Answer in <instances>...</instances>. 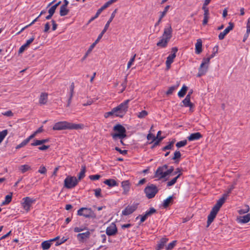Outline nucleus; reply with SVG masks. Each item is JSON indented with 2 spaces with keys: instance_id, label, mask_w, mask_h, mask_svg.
<instances>
[{
  "instance_id": "obj_9",
  "label": "nucleus",
  "mask_w": 250,
  "mask_h": 250,
  "mask_svg": "<svg viewBox=\"0 0 250 250\" xmlns=\"http://www.w3.org/2000/svg\"><path fill=\"white\" fill-rule=\"evenodd\" d=\"M138 204H133L131 206L128 205L122 211V215L127 216L132 213L138 208Z\"/></svg>"
},
{
  "instance_id": "obj_39",
  "label": "nucleus",
  "mask_w": 250,
  "mask_h": 250,
  "mask_svg": "<svg viewBox=\"0 0 250 250\" xmlns=\"http://www.w3.org/2000/svg\"><path fill=\"white\" fill-rule=\"evenodd\" d=\"M86 171V167L85 166H83L79 174L78 181L83 179L85 176V173Z\"/></svg>"
},
{
  "instance_id": "obj_27",
  "label": "nucleus",
  "mask_w": 250,
  "mask_h": 250,
  "mask_svg": "<svg viewBox=\"0 0 250 250\" xmlns=\"http://www.w3.org/2000/svg\"><path fill=\"white\" fill-rule=\"evenodd\" d=\"M173 196H170L164 201L163 207L164 208H167L173 203Z\"/></svg>"
},
{
  "instance_id": "obj_24",
  "label": "nucleus",
  "mask_w": 250,
  "mask_h": 250,
  "mask_svg": "<svg viewBox=\"0 0 250 250\" xmlns=\"http://www.w3.org/2000/svg\"><path fill=\"white\" fill-rule=\"evenodd\" d=\"M164 173H165L164 170L161 167H159L155 172V177L158 178L159 179L165 178Z\"/></svg>"
},
{
  "instance_id": "obj_19",
  "label": "nucleus",
  "mask_w": 250,
  "mask_h": 250,
  "mask_svg": "<svg viewBox=\"0 0 250 250\" xmlns=\"http://www.w3.org/2000/svg\"><path fill=\"white\" fill-rule=\"evenodd\" d=\"M203 136L200 132H195L191 133L189 136L188 137V139L189 141H193L198 140L202 138Z\"/></svg>"
},
{
  "instance_id": "obj_48",
  "label": "nucleus",
  "mask_w": 250,
  "mask_h": 250,
  "mask_svg": "<svg viewBox=\"0 0 250 250\" xmlns=\"http://www.w3.org/2000/svg\"><path fill=\"white\" fill-rule=\"evenodd\" d=\"M246 208L244 209H240L238 210L239 214H243L248 213L250 211V207L248 205L245 206Z\"/></svg>"
},
{
  "instance_id": "obj_63",
  "label": "nucleus",
  "mask_w": 250,
  "mask_h": 250,
  "mask_svg": "<svg viewBox=\"0 0 250 250\" xmlns=\"http://www.w3.org/2000/svg\"><path fill=\"white\" fill-rule=\"evenodd\" d=\"M38 172L41 174H45L46 172V169L45 167L42 166L41 167L40 169L38 170Z\"/></svg>"
},
{
  "instance_id": "obj_62",
  "label": "nucleus",
  "mask_w": 250,
  "mask_h": 250,
  "mask_svg": "<svg viewBox=\"0 0 250 250\" xmlns=\"http://www.w3.org/2000/svg\"><path fill=\"white\" fill-rule=\"evenodd\" d=\"M74 87V83H72L70 87V95H71V96H73Z\"/></svg>"
},
{
  "instance_id": "obj_37",
  "label": "nucleus",
  "mask_w": 250,
  "mask_h": 250,
  "mask_svg": "<svg viewBox=\"0 0 250 250\" xmlns=\"http://www.w3.org/2000/svg\"><path fill=\"white\" fill-rule=\"evenodd\" d=\"M19 169L21 171V172L22 173H24L27 171L28 170L31 169V167L29 165H24L21 166L19 168Z\"/></svg>"
},
{
  "instance_id": "obj_61",
  "label": "nucleus",
  "mask_w": 250,
  "mask_h": 250,
  "mask_svg": "<svg viewBox=\"0 0 250 250\" xmlns=\"http://www.w3.org/2000/svg\"><path fill=\"white\" fill-rule=\"evenodd\" d=\"M141 216V219H140V223L139 224L143 223L146 219H147V217L146 216L145 214H144L143 216H141V215H139L138 216H137L136 218V219H138L139 218V217Z\"/></svg>"
},
{
  "instance_id": "obj_45",
  "label": "nucleus",
  "mask_w": 250,
  "mask_h": 250,
  "mask_svg": "<svg viewBox=\"0 0 250 250\" xmlns=\"http://www.w3.org/2000/svg\"><path fill=\"white\" fill-rule=\"evenodd\" d=\"M8 134V131L7 129H5L1 132H0V144L3 140L5 136Z\"/></svg>"
},
{
  "instance_id": "obj_5",
  "label": "nucleus",
  "mask_w": 250,
  "mask_h": 250,
  "mask_svg": "<svg viewBox=\"0 0 250 250\" xmlns=\"http://www.w3.org/2000/svg\"><path fill=\"white\" fill-rule=\"evenodd\" d=\"M77 214L87 218L95 219L96 218V214L91 208H82L78 210Z\"/></svg>"
},
{
  "instance_id": "obj_2",
  "label": "nucleus",
  "mask_w": 250,
  "mask_h": 250,
  "mask_svg": "<svg viewBox=\"0 0 250 250\" xmlns=\"http://www.w3.org/2000/svg\"><path fill=\"white\" fill-rule=\"evenodd\" d=\"M218 46L216 45L213 48V52L211 55L208 58L203 59V62L199 68V71L197 74L198 77H200L206 74L208 71V64L210 62V60L215 56L216 54L218 53Z\"/></svg>"
},
{
  "instance_id": "obj_46",
  "label": "nucleus",
  "mask_w": 250,
  "mask_h": 250,
  "mask_svg": "<svg viewBox=\"0 0 250 250\" xmlns=\"http://www.w3.org/2000/svg\"><path fill=\"white\" fill-rule=\"evenodd\" d=\"M164 137H160L159 138H157L154 141L153 145L151 147V148L153 149L156 146H158L160 143L164 139Z\"/></svg>"
},
{
  "instance_id": "obj_64",
  "label": "nucleus",
  "mask_w": 250,
  "mask_h": 250,
  "mask_svg": "<svg viewBox=\"0 0 250 250\" xmlns=\"http://www.w3.org/2000/svg\"><path fill=\"white\" fill-rule=\"evenodd\" d=\"M51 22L52 24V30L55 31L56 30L58 25L57 24L56 21L54 20H51Z\"/></svg>"
},
{
  "instance_id": "obj_54",
  "label": "nucleus",
  "mask_w": 250,
  "mask_h": 250,
  "mask_svg": "<svg viewBox=\"0 0 250 250\" xmlns=\"http://www.w3.org/2000/svg\"><path fill=\"white\" fill-rule=\"evenodd\" d=\"M169 7H170L169 5H167L165 7L164 10L161 13V15L160 16V17L161 18L163 19L165 16V15H166V13H167V12L168 11Z\"/></svg>"
},
{
  "instance_id": "obj_11",
  "label": "nucleus",
  "mask_w": 250,
  "mask_h": 250,
  "mask_svg": "<svg viewBox=\"0 0 250 250\" xmlns=\"http://www.w3.org/2000/svg\"><path fill=\"white\" fill-rule=\"evenodd\" d=\"M118 232L117 227L115 223H113L106 229V234L108 236L115 235Z\"/></svg>"
},
{
  "instance_id": "obj_1",
  "label": "nucleus",
  "mask_w": 250,
  "mask_h": 250,
  "mask_svg": "<svg viewBox=\"0 0 250 250\" xmlns=\"http://www.w3.org/2000/svg\"><path fill=\"white\" fill-rule=\"evenodd\" d=\"M83 127V124H76L67 121L59 122L55 124L53 127L54 130H61L66 129L78 130L82 129Z\"/></svg>"
},
{
  "instance_id": "obj_34",
  "label": "nucleus",
  "mask_w": 250,
  "mask_h": 250,
  "mask_svg": "<svg viewBox=\"0 0 250 250\" xmlns=\"http://www.w3.org/2000/svg\"><path fill=\"white\" fill-rule=\"evenodd\" d=\"M182 174V173H180L178 174L177 176L173 178L170 181H168L167 183V187H170L174 185L177 182V179L180 177V176Z\"/></svg>"
},
{
  "instance_id": "obj_12",
  "label": "nucleus",
  "mask_w": 250,
  "mask_h": 250,
  "mask_svg": "<svg viewBox=\"0 0 250 250\" xmlns=\"http://www.w3.org/2000/svg\"><path fill=\"white\" fill-rule=\"evenodd\" d=\"M23 200L24 202L22 204V207L26 211H28L32 204L34 202V200L29 197H26Z\"/></svg>"
},
{
  "instance_id": "obj_40",
  "label": "nucleus",
  "mask_w": 250,
  "mask_h": 250,
  "mask_svg": "<svg viewBox=\"0 0 250 250\" xmlns=\"http://www.w3.org/2000/svg\"><path fill=\"white\" fill-rule=\"evenodd\" d=\"M54 9H55V7H51V8L49 9V10H48L49 15L45 17L46 20H50L51 19L52 17L54 15V14L55 13V11H56V10H55Z\"/></svg>"
},
{
  "instance_id": "obj_33",
  "label": "nucleus",
  "mask_w": 250,
  "mask_h": 250,
  "mask_svg": "<svg viewBox=\"0 0 250 250\" xmlns=\"http://www.w3.org/2000/svg\"><path fill=\"white\" fill-rule=\"evenodd\" d=\"M12 198V193H11L10 194L7 195L5 197V200L3 201L1 204V206L3 205H6L8 204L9 203L11 202Z\"/></svg>"
},
{
  "instance_id": "obj_25",
  "label": "nucleus",
  "mask_w": 250,
  "mask_h": 250,
  "mask_svg": "<svg viewBox=\"0 0 250 250\" xmlns=\"http://www.w3.org/2000/svg\"><path fill=\"white\" fill-rule=\"evenodd\" d=\"M176 57V55L170 54L167 58L166 62L167 68L169 69L171 64L173 62L174 59Z\"/></svg>"
},
{
  "instance_id": "obj_7",
  "label": "nucleus",
  "mask_w": 250,
  "mask_h": 250,
  "mask_svg": "<svg viewBox=\"0 0 250 250\" xmlns=\"http://www.w3.org/2000/svg\"><path fill=\"white\" fill-rule=\"evenodd\" d=\"M78 183V180L74 176H67L64 181V185L67 188H72Z\"/></svg>"
},
{
  "instance_id": "obj_6",
  "label": "nucleus",
  "mask_w": 250,
  "mask_h": 250,
  "mask_svg": "<svg viewBox=\"0 0 250 250\" xmlns=\"http://www.w3.org/2000/svg\"><path fill=\"white\" fill-rule=\"evenodd\" d=\"M159 189L154 184L148 185L144 189V192L148 199H151L158 193Z\"/></svg>"
},
{
  "instance_id": "obj_43",
  "label": "nucleus",
  "mask_w": 250,
  "mask_h": 250,
  "mask_svg": "<svg viewBox=\"0 0 250 250\" xmlns=\"http://www.w3.org/2000/svg\"><path fill=\"white\" fill-rule=\"evenodd\" d=\"M116 114H117V113H116V111H115L114 108H113L112 109V110L110 111L105 113V114L104 115V117L105 118H107L109 117V116H112V115H115L116 117Z\"/></svg>"
},
{
  "instance_id": "obj_13",
  "label": "nucleus",
  "mask_w": 250,
  "mask_h": 250,
  "mask_svg": "<svg viewBox=\"0 0 250 250\" xmlns=\"http://www.w3.org/2000/svg\"><path fill=\"white\" fill-rule=\"evenodd\" d=\"M218 211H219L213 208H212L209 214L208 217L207 227H209L210 224L213 221Z\"/></svg>"
},
{
  "instance_id": "obj_26",
  "label": "nucleus",
  "mask_w": 250,
  "mask_h": 250,
  "mask_svg": "<svg viewBox=\"0 0 250 250\" xmlns=\"http://www.w3.org/2000/svg\"><path fill=\"white\" fill-rule=\"evenodd\" d=\"M90 233L89 231L77 234V238L80 241H83L84 239L89 238Z\"/></svg>"
},
{
  "instance_id": "obj_56",
  "label": "nucleus",
  "mask_w": 250,
  "mask_h": 250,
  "mask_svg": "<svg viewBox=\"0 0 250 250\" xmlns=\"http://www.w3.org/2000/svg\"><path fill=\"white\" fill-rule=\"evenodd\" d=\"M177 86H171L170 87L168 90L166 92V94L167 95H170L174 91V90L176 88Z\"/></svg>"
},
{
  "instance_id": "obj_38",
  "label": "nucleus",
  "mask_w": 250,
  "mask_h": 250,
  "mask_svg": "<svg viewBox=\"0 0 250 250\" xmlns=\"http://www.w3.org/2000/svg\"><path fill=\"white\" fill-rule=\"evenodd\" d=\"M50 241H44L42 243V247L43 250H46L51 247Z\"/></svg>"
},
{
  "instance_id": "obj_32",
  "label": "nucleus",
  "mask_w": 250,
  "mask_h": 250,
  "mask_svg": "<svg viewBox=\"0 0 250 250\" xmlns=\"http://www.w3.org/2000/svg\"><path fill=\"white\" fill-rule=\"evenodd\" d=\"M69 12V10L66 7L62 6L60 7V15L62 17L67 15Z\"/></svg>"
},
{
  "instance_id": "obj_21",
  "label": "nucleus",
  "mask_w": 250,
  "mask_h": 250,
  "mask_svg": "<svg viewBox=\"0 0 250 250\" xmlns=\"http://www.w3.org/2000/svg\"><path fill=\"white\" fill-rule=\"evenodd\" d=\"M202 52V41L201 39H198L197 40V42L195 44V53L197 54H199Z\"/></svg>"
},
{
  "instance_id": "obj_47",
  "label": "nucleus",
  "mask_w": 250,
  "mask_h": 250,
  "mask_svg": "<svg viewBox=\"0 0 250 250\" xmlns=\"http://www.w3.org/2000/svg\"><path fill=\"white\" fill-rule=\"evenodd\" d=\"M187 140H184L177 142L176 144V146L178 148H180V147L185 146L186 145H187Z\"/></svg>"
},
{
  "instance_id": "obj_44",
  "label": "nucleus",
  "mask_w": 250,
  "mask_h": 250,
  "mask_svg": "<svg viewBox=\"0 0 250 250\" xmlns=\"http://www.w3.org/2000/svg\"><path fill=\"white\" fill-rule=\"evenodd\" d=\"M176 243H177L176 240L173 241L172 242L168 244L167 246H166V250H171L175 246Z\"/></svg>"
},
{
  "instance_id": "obj_55",
  "label": "nucleus",
  "mask_w": 250,
  "mask_h": 250,
  "mask_svg": "<svg viewBox=\"0 0 250 250\" xmlns=\"http://www.w3.org/2000/svg\"><path fill=\"white\" fill-rule=\"evenodd\" d=\"M101 177V175L99 174L91 175L89 176V179L91 180H99Z\"/></svg>"
},
{
  "instance_id": "obj_42",
  "label": "nucleus",
  "mask_w": 250,
  "mask_h": 250,
  "mask_svg": "<svg viewBox=\"0 0 250 250\" xmlns=\"http://www.w3.org/2000/svg\"><path fill=\"white\" fill-rule=\"evenodd\" d=\"M157 212V210L156 209H155L154 208H149V210H147L146 211V212H145V215L146 216L148 217L149 216H150L151 215H152L153 213H155Z\"/></svg>"
},
{
  "instance_id": "obj_22",
  "label": "nucleus",
  "mask_w": 250,
  "mask_h": 250,
  "mask_svg": "<svg viewBox=\"0 0 250 250\" xmlns=\"http://www.w3.org/2000/svg\"><path fill=\"white\" fill-rule=\"evenodd\" d=\"M182 103L183 104V105L185 107H189V110L191 111V108L194 107V104L190 102V99L188 97H186V98L183 100Z\"/></svg>"
},
{
  "instance_id": "obj_20",
  "label": "nucleus",
  "mask_w": 250,
  "mask_h": 250,
  "mask_svg": "<svg viewBox=\"0 0 250 250\" xmlns=\"http://www.w3.org/2000/svg\"><path fill=\"white\" fill-rule=\"evenodd\" d=\"M169 40L167 39L162 37H161V39L157 43V46L161 48H165L167 46L168 42Z\"/></svg>"
},
{
  "instance_id": "obj_10",
  "label": "nucleus",
  "mask_w": 250,
  "mask_h": 250,
  "mask_svg": "<svg viewBox=\"0 0 250 250\" xmlns=\"http://www.w3.org/2000/svg\"><path fill=\"white\" fill-rule=\"evenodd\" d=\"M234 23L231 22H229V26L227 27L224 30L223 32H221L219 36H218V38L220 40H223L224 38H225V36L228 34L229 32L230 31L232 30L234 27Z\"/></svg>"
},
{
  "instance_id": "obj_15",
  "label": "nucleus",
  "mask_w": 250,
  "mask_h": 250,
  "mask_svg": "<svg viewBox=\"0 0 250 250\" xmlns=\"http://www.w3.org/2000/svg\"><path fill=\"white\" fill-rule=\"evenodd\" d=\"M172 29L171 26L170 25H169L168 27L165 28L164 33L162 37L170 40L172 37Z\"/></svg>"
},
{
  "instance_id": "obj_49",
  "label": "nucleus",
  "mask_w": 250,
  "mask_h": 250,
  "mask_svg": "<svg viewBox=\"0 0 250 250\" xmlns=\"http://www.w3.org/2000/svg\"><path fill=\"white\" fill-rule=\"evenodd\" d=\"M148 115V112L146 110H142L141 112H139L137 115V117L139 118L142 119L145 118Z\"/></svg>"
},
{
  "instance_id": "obj_17",
  "label": "nucleus",
  "mask_w": 250,
  "mask_h": 250,
  "mask_svg": "<svg viewBox=\"0 0 250 250\" xmlns=\"http://www.w3.org/2000/svg\"><path fill=\"white\" fill-rule=\"evenodd\" d=\"M236 221L239 223L245 224L250 221V213H248L243 216H239L237 218Z\"/></svg>"
},
{
  "instance_id": "obj_8",
  "label": "nucleus",
  "mask_w": 250,
  "mask_h": 250,
  "mask_svg": "<svg viewBox=\"0 0 250 250\" xmlns=\"http://www.w3.org/2000/svg\"><path fill=\"white\" fill-rule=\"evenodd\" d=\"M117 9H116L113 12V13L111 14V15L110 16V18H109V19L108 20V21H107V22H106V23L105 24V26H104V29L102 30V31L101 32V33L99 35L98 38H97V40L100 41L101 38H102L103 36L104 35V34L106 32V31H107V29L109 27V24L110 23H111V22L112 21L113 19H114V18L115 17V14L117 12Z\"/></svg>"
},
{
  "instance_id": "obj_31",
  "label": "nucleus",
  "mask_w": 250,
  "mask_h": 250,
  "mask_svg": "<svg viewBox=\"0 0 250 250\" xmlns=\"http://www.w3.org/2000/svg\"><path fill=\"white\" fill-rule=\"evenodd\" d=\"M168 241V239L166 237L161 238L157 246L159 247V249H163L166 244Z\"/></svg>"
},
{
  "instance_id": "obj_53",
  "label": "nucleus",
  "mask_w": 250,
  "mask_h": 250,
  "mask_svg": "<svg viewBox=\"0 0 250 250\" xmlns=\"http://www.w3.org/2000/svg\"><path fill=\"white\" fill-rule=\"evenodd\" d=\"M147 139L148 140H151V142L149 143V144H151V143H153V142H154L156 140V137L152 133H149L147 135Z\"/></svg>"
},
{
  "instance_id": "obj_3",
  "label": "nucleus",
  "mask_w": 250,
  "mask_h": 250,
  "mask_svg": "<svg viewBox=\"0 0 250 250\" xmlns=\"http://www.w3.org/2000/svg\"><path fill=\"white\" fill-rule=\"evenodd\" d=\"M130 100L128 99L120 104L117 106L114 107L117 114L116 117L123 118L128 111V104Z\"/></svg>"
},
{
  "instance_id": "obj_59",
  "label": "nucleus",
  "mask_w": 250,
  "mask_h": 250,
  "mask_svg": "<svg viewBox=\"0 0 250 250\" xmlns=\"http://www.w3.org/2000/svg\"><path fill=\"white\" fill-rule=\"evenodd\" d=\"M135 57L136 54H134V55L130 59V61L128 62L127 67L128 69L131 67L132 64L134 62Z\"/></svg>"
},
{
  "instance_id": "obj_52",
  "label": "nucleus",
  "mask_w": 250,
  "mask_h": 250,
  "mask_svg": "<svg viewBox=\"0 0 250 250\" xmlns=\"http://www.w3.org/2000/svg\"><path fill=\"white\" fill-rule=\"evenodd\" d=\"M28 143V142H27V140L25 139L21 144L17 145V146L16 147V148L17 149H20V148L24 146H26Z\"/></svg>"
},
{
  "instance_id": "obj_30",
  "label": "nucleus",
  "mask_w": 250,
  "mask_h": 250,
  "mask_svg": "<svg viewBox=\"0 0 250 250\" xmlns=\"http://www.w3.org/2000/svg\"><path fill=\"white\" fill-rule=\"evenodd\" d=\"M104 183L106 185L108 186L109 187H113L115 186H117L118 184L117 182L113 179H109L105 180Z\"/></svg>"
},
{
  "instance_id": "obj_28",
  "label": "nucleus",
  "mask_w": 250,
  "mask_h": 250,
  "mask_svg": "<svg viewBox=\"0 0 250 250\" xmlns=\"http://www.w3.org/2000/svg\"><path fill=\"white\" fill-rule=\"evenodd\" d=\"M49 139H42V140H35L34 143L31 144V146H37L41 145H43L45 143L48 142Z\"/></svg>"
},
{
  "instance_id": "obj_58",
  "label": "nucleus",
  "mask_w": 250,
  "mask_h": 250,
  "mask_svg": "<svg viewBox=\"0 0 250 250\" xmlns=\"http://www.w3.org/2000/svg\"><path fill=\"white\" fill-rule=\"evenodd\" d=\"M115 150L119 152L120 154L123 155H126L127 153V150H121L119 147L116 146L115 147Z\"/></svg>"
},
{
  "instance_id": "obj_60",
  "label": "nucleus",
  "mask_w": 250,
  "mask_h": 250,
  "mask_svg": "<svg viewBox=\"0 0 250 250\" xmlns=\"http://www.w3.org/2000/svg\"><path fill=\"white\" fill-rule=\"evenodd\" d=\"M109 5H108V4L107 3V2L106 3H105L104 4V5L103 6H102L100 8H99L97 11H98V12H100V13H102V12L104 10V9H105L106 8H107Z\"/></svg>"
},
{
  "instance_id": "obj_14",
  "label": "nucleus",
  "mask_w": 250,
  "mask_h": 250,
  "mask_svg": "<svg viewBox=\"0 0 250 250\" xmlns=\"http://www.w3.org/2000/svg\"><path fill=\"white\" fill-rule=\"evenodd\" d=\"M227 197V194H223V196L220 198L217 202L216 204L212 208H213L219 211L220 208L225 203Z\"/></svg>"
},
{
  "instance_id": "obj_50",
  "label": "nucleus",
  "mask_w": 250,
  "mask_h": 250,
  "mask_svg": "<svg viewBox=\"0 0 250 250\" xmlns=\"http://www.w3.org/2000/svg\"><path fill=\"white\" fill-rule=\"evenodd\" d=\"M174 170V167H170L167 169L166 171H165V173H164V175L165 176V178H166L167 176L173 172Z\"/></svg>"
},
{
  "instance_id": "obj_29",
  "label": "nucleus",
  "mask_w": 250,
  "mask_h": 250,
  "mask_svg": "<svg viewBox=\"0 0 250 250\" xmlns=\"http://www.w3.org/2000/svg\"><path fill=\"white\" fill-rule=\"evenodd\" d=\"M99 42V41L97 39H96V40L90 46V47H89L88 50L86 51V53L85 54V55L83 57V58L82 59V61L84 60L86 58V57H87L88 54L92 51V50L93 49V48L95 47L96 44Z\"/></svg>"
},
{
  "instance_id": "obj_16",
  "label": "nucleus",
  "mask_w": 250,
  "mask_h": 250,
  "mask_svg": "<svg viewBox=\"0 0 250 250\" xmlns=\"http://www.w3.org/2000/svg\"><path fill=\"white\" fill-rule=\"evenodd\" d=\"M34 39L35 38L34 36H33L30 39L28 40L25 44L21 45L19 50V54H21L23 52L26 48L29 47L30 44L34 41Z\"/></svg>"
},
{
  "instance_id": "obj_51",
  "label": "nucleus",
  "mask_w": 250,
  "mask_h": 250,
  "mask_svg": "<svg viewBox=\"0 0 250 250\" xmlns=\"http://www.w3.org/2000/svg\"><path fill=\"white\" fill-rule=\"evenodd\" d=\"M95 192V195L96 197H102L103 196L101 194V189L100 188H98L94 190Z\"/></svg>"
},
{
  "instance_id": "obj_4",
  "label": "nucleus",
  "mask_w": 250,
  "mask_h": 250,
  "mask_svg": "<svg viewBox=\"0 0 250 250\" xmlns=\"http://www.w3.org/2000/svg\"><path fill=\"white\" fill-rule=\"evenodd\" d=\"M113 130L117 132V133L111 134L113 140H117V138L120 139H123L126 137V130L125 127L121 124H117L113 127Z\"/></svg>"
},
{
  "instance_id": "obj_36",
  "label": "nucleus",
  "mask_w": 250,
  "mask_h": 250,
  "mask_svg": "<svg viewBox=\"0 0 250 250\" xmlns=\"http://www.w3.org/2000/svg\"><path fill=\"white\" fill-rule=\"evenodd\" d=\"M174 142H175L174 140H173L171 142H169L168 144L167 145L163 147L162 148V151H164L167 150L172 149L173 148V146H174L173 145H174Z\"/></svg>"
},
{
  "instance_id": "obj_57",
  "label": "nucleus",
  "mask_w": 250,
  "mask_h": 250,
  "mask_svg": "<svg viewBox=\"0 0 250 250\" xmlns=\"http://www.w3.org/2000/svg\"><path fill=\"white\" fill-rule=\"evenodd\" d=\"M67 239H68V238L63 237L62 238H61V239L60 240H59L56 242V246H59V245L64 243L65 242H66L67 240Z\"/></svg>"
},
{
  "instance_id": "obj_41",
  "label": "nucleus",
  "mask_w": 250,
  "mask_h": 250,
  "mask_svg": "<svg viewBox=\"0 0 250 250\" xmlns=\"http://www.w3.org/2000/svg\"><path fill=\"white\" fill-rule=\"evenodd\" d=\"M181 157V154L179 150H176L174 153V156L172 158L173 160H176V162H179V159Z\"/></svg>"
},
{
  "instance_id": "obj_18",
  "label": "nucleus",
  "mask_w": 250,
  "mask_h": 250,
  "mask_svg": "<svg viewBox=\"0 0 250 250\" xmlns=\"http://www.w3.org/2000/svg\"><path fill=\"white\" fill-rule=\"evenodd\" d=\"M122 187L124 189L123 193L126 194L130 190V185L128 180L124 181L122 182Z\"/></svg>"
},
{
  "instance_id": "obj_35",
  "label": "nucleus",
  "mask_w": 250,
  "mask_h": 250,
  "mask_svg": "<svg viewBox=\"0 0 250 250\" xmlns=\"http://www.w3.org/2000/svg\"><path fill=\"white\" fill-rule=\"evenodd\" d=\"M188 87L185 85L183 86L181 90L178 93V95L179 97H183L186 94L188 90Z\"/></svg>"
},
{
  "instance_id": "obj_23",
  "label": "nucleus",
  "mask_w": 250,
  "mask_h": 250,
  "mask_svg": "<svg viewBox=\"0 0 250 250\" xmlns=\"http://www.w3.org/2000/svg\"><path fill=\"white\" fill-rule=\"evenodd\" d=\"M47 100L48 94L45 92L42 93L39 99V103L41 104H45L47 103Z\"/></svg>"
}]
</instances>
